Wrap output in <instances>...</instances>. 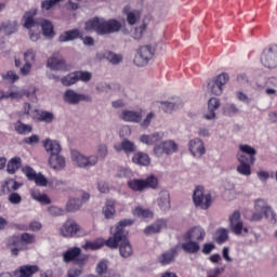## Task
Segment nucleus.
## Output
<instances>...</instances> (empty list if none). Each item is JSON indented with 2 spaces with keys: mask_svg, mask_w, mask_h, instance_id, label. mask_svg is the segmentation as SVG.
Wrapping results in <instances>:
<instances>
[{
  "mask_svg": "<svg viewBox=\"0 0 277 277\" xmlns=\"http://www.w3.org/2000/svg\"><path fill=\"white\" fill-rule=\"evenodd\" d=\"M133 220L124 219L121 220L117 225L110 228L111 237L106 240L108 248H119V254L123 259H129L133 255V246L127 237H129V230L127 226H132Z\"/></svg>",
  "mask_w": 277,
  "mask_h": 277,
  "instance_id": "1",
  "label": "nucleus"
},
{
  "mask_svg": "<svg viewBox=\"0 0 277 277\" xmlns=\"http://www.w3.org/2000/svg\"><path fill=\"white\" fill-rule=\"evenodd\" d=\"M109 155V149H107V145L100 144L97 146V156L91 155L85 156L77 150H71V160L78 168H94L96 163H98L100 159H105Z\"/></svg>",
  "mask_w": 277,
  "mask_h": 277,
  "instance_id": "2",
  "label": "nucleus"
},
{
  "mask_svg": "<svg viewBox=\"0 0 277 277\" xmlns=\"http://www.w3.org/2000/svg\"><path fill=\"white\" fill-rule=\"evenodd\" d=\"M122 24L119 21L94 17L85 23L87 31H96L98 36H105L107 34H116L120 31Z\"/></svg>",
  "mask_w": 277,
  "mask_h": 277,
  "instance_id": "3",
  "label": "nucleus"
},
{
  "mask_svg": "<svg viewBox=\"0 0 277 277\" xmlns=\"http://www.w3.org/2000/svg\"><path fill=\"white\" fill-rule=\"evenodd\" d=\"M263 217H266V220H276V213L272 210V207L267 206V201L258 199L255 200L252 221L260 222Z\"/></svg>",
  "mask_w": 277,
  "mask_h": 277,
  "instance_id": "4",
  "label": "nucleus"
},
{
  "mask_svg": "<svg viewBox=\"0 0 277 277\" xmlns=\"http://www.w3.org/2000/svg\"><path fill=\"white\" fill-rule=\"evenodd\" d=\"M159 185V180L155 175H150L145 180L134 179L128 181V187L132 192H144V189H157Z\"/></svg>",
  "mask_w": 277,
  "mask_h": 277,
  "instance_id": "5",
  "label": "nucleus"
},
{
  "mask_svg": "<svg viewBox=\"0 0 277 277\" xmlns=\"http://www.w3.org/2000/svg\"><path fill=\"white\" fill-rule=\"evenodd\" d=\"M60 233L63 237H85L88 233L77 222L67 220L60 228Z\"/></svg>",
  "mask_w": 277,
  "mask_h": 277,
  "instance_id": "6",
  "label": "nucleus"
},
{
  "mask_svg": "<svg viewBox=\"0 0 277 277\" xmlns=\"http://www.w3.org/2000/svg\"><path fill=\"white\" fill-rule=\"evenodd\" d=\"M193 202L195 207L207 211L211 207V194H205V187L198 186L194 190Z\"/></svg>",
  "mask_w": 277,
  "mask_h": 277,
  "instance_id": "7",
  "label": "nucleus"
},
{
  "mask_svg": "<svg viewBox=\"0 0 277 277\" xmlns=\"http://www.w3.org/2000/svg\"><path fill=\"white\" fill-rule=\"evenodd\" d=\"M229 228L234 235H243V233L247 235L250 230L248 225H246L243 220H241L240 211H234L229 216Z\"/></svg>",
  "mask_w": 277,
  "mask_h": 277,
  "instance_id": "8",
  "label": "nucleus"
},
{
  "mask_svg": "<svg viewBox=\"0 0 277 277\" xmlns=\"http://www.w3.org/2000/svg\"><path fill=\"white\" fill-rule=\"evenodd\" d=\"M179 150V144L173 140L163 141L154 146V155L158 158L163 155H174Z\"/></svg>",
  "mask_w": 277,
  "mask_h": 277,
  "instance_id": "9",
  "label": "nucleus"
},
{
  "mask_svg": "<svg viewBox=\"0 0 277 277\" xmlns=\"http://www.w3.org/2000/svg\"><path fill=\"white\" fill-rule=\"evenodd\" d=\"M64 263H76V265H83L88 261V255H81V248L72 247L63 253Z\"/></svg>",
  "mask_w": 277,
  "mask_h": 277,
  "instance_id": "10",
  "label": "nucleus"
},
{
  "mask_svg": "<svg viewBox=\"0 0 277 277\" xmlns=\"http://www.w3.org/2000/svg\"><path fill=\"white\" fill-rule=\"evenodd\" d=\"M63 100L69 105H79L81 101H84L85 103H92V96L83 93H77V91L72 89H68L65 91Z\"/></svg>",
  "mask_w": 277,
  "mask_h": 277,
  "instance_id": "11",
  "label": "nucleus"
},
{
  "mask_svg": "<svg viewBox=\"0 0 277 277\" xmlns=\"http://www.w3.org/2000/svg\"><path fill=\"white\" fill-rule=\"evenodd\" d=\"M261 62L265 68H277V45L266 48L261 56Z\"/></svg>",
  "mask_w": 277,
  "mask_h": 277,
  "instance_id": "12",
  "label": "nucleus"
},
{
  "mask_svg": "<svg viewBox=\"0 0 277 277\" xmlns=\"http://www.w3.org/2000/svg\"><path fill=\"white\" fill-rule=\"evenodd\" d=\"M155 50L150 45L141 47L134 57V64L136 66H146L149 60H153Z\"/></svg>",
  "mask_w": 277,
  "mask_h": 277,
  "instance_id": "13",
  "label": "nucleus"
},
{
  "mask_svg": "<svg viewBox=\"0 0 277 277\" xmlns=\"http://www.w3.org/2000/svg\"><path fill=\"white\" fill-rule=\"evenodd\" d=\"M188 149L195 159H200V157H202V155L207 153V148L205 147V142H202V140L198 137L192 138L188 142Z\"/></svg>",
  "mask_w": 277,
  "mask_h": 277,
  "instance_id": "14",
  "label": "nucleus"
},
{
  "mask_svg": "<svg viewBox=\"0 0 277 277\" xmlns=\"http://www.w3.org/2000/svg\"><path fill=\"white\" fill-rule=\"evenodd\" d=\"M47 67L51 70H66V61L60 53H54L48 58Z\"/></svg>",
  "mask_w": 277,
  "mask_h": 277,
  "instance_id": "15",
  "label": "nucleus"
},
{
  "mask_svg": "<svg viewBox=\"0 0 277 277\" xmlns=\"http://www.w3.org/2000/svg\"><path fill=\"white\" fill-rule=\"evenodd\" d=\"M166 137V132H154L151 134H142L140 136L141 144H145L146 146H155L158 142H161Z\"/></svg>",
  "mask_w": 277,
  "mask_h": 277,
  "instance_id": "16",
  "label": "nucleus"
},
{
  "mask_svg": "<svg viewBox=\"0 0 277 277\" xmlns=\"http://www.w3.org/2000/svg\"><path fill=\"white\" fill-rule=\"evenodd\" d=\"M95 272L101 277H120V275L110 272L109 261L105 259H102L97 262Z\"/></svg>",
  "mask_w": 277,
  "mask_h": 277,
  "instance_id": "17",
  "label": "nucleus"
},
{
  "mask_svg": "<svg viewBox=\"0 0 277 277\" xmlns=\"http://www.w3.org/2000/svg\"><path fill=\"white\" fill-rule=\"evenodd\" d=\"M45 153L52 157L53 155H60L62 153V145L60 141L53 138H45L42 141Z\"/></svg>",
  "mask_w": 277,
  "mask_h": 277,
  "instance_id": "18",
  "label": "nucleus"
},
{
  "mask_svg": "<svg viewBox=\"0 0 277 277\" xmlns=\"http://www.w3.org/2000/svg\"><path fill=\"white\" fill-rule=\"evenodd\" d=\"M237 160L240 164L237 166L236 172L241 176H250L252 174V168L248 164V157L243 154H237Z\"/></svg>",
  "mask_w": 277,
  "mask_h": 277,
  "instance_id": "19",
  "label": "nucleus"
},
{
  "mask_svg": "<svg viewBox=\"0 0 277 277\" xmlns=\"http://www.w3.org/2000/svg\"><path fill=\"white\" fill-rule=\"evenodd\" d=\"M8 248H10L13 256H18L21 250H25V243H23L21 237L12 236L8 239Z\"/></svg>",
  "mask_w": 277,
  "mask_h": 277,
  "instance_id": "20",
  "label": "nucleus"
},
{
  "mask_svg": "<svg viewBox=\"0 0 277 277\" xmlns=\"http://www.w3.org/2000/svg\"><path fill=\"white\" fill-rule=\"evenodd\" d=\"M114 149L117 153H122L123 150L126 155H131V153H135L137 150V146L130 140L124 138L121 143L115 144Z\"/></svg>",
  "mask_w": 277,
  "mask_h": 277,
  "instance_id": "21",
  "label": "nucleus"
},
{
  "mask_svg": "<svg viewBox=\"0 0 277 277\" xmlns=\"http://www.w3.org/2000/svg\"><path fill=\"white\" fill-rule=\"evenodd\" d=\"M205 237H207L205 228L197 226L187 232L185 239H190L197 243H201V241H205Z\"/></svg>",
  "mask_w": 277,
  "mask_h": 277,
  "instance_id": "22",
  "label": "nucleus"
},
{
  "mask_svg": "<svg viewBox=\"0 0 277 277\" xmlns=\"http://www.w3.org/2000/svg\"><path fill=\"white\" fill-rule=\"evenodd\" d=\"M38 265H23L16 268L13 274L15 277H31L34 274H38Z\"/></svg>",
  "mask_w": 277,
  "mask_h": 277,
  "instance_id": "23",
  "label": "nucleus"
},
{
  "mask_svg": "<svg viewBox=\"0 0 277 277\" xmlns=\"http://www.w3.org/2000/svg\"><path fill=\"white\" fill-rule=\"evenodd\" d=\"M49 166L52 170H64L66 168V158L60 154H54L49 157Z\"/></svg>",
  "mask_w": 277,
  "mask_h": 277,
  "instance_id": "24",
  "label": "nucleus"
},
{
  "mask_svg": "<svg viewBox=\"0 0 277 277\" xmlns=\"http://www.w3.org/2000/svg\"><path fill=\"white\" fill-rule=\"evenodd\" d=\"M120 118L124 122H142V111L126 109L122 110Z\"/></svg>",
  "mask_w": 277,
  "mask_h": 277,
  "instance_id": "25",
  "label": "nucleus"
},
{
  "mask_svg": "<svg viewBox=\"0 0 277 277\" xmlns=\"http://www.w3.org/2000/svg\"><path fill=\"white\" fill-rule=\"evenodd\" d=\"M157 205L161 211H170L172 205L170 203V193L161 190L157 198Z\"/></svg>",
  "mask_w": 277,
  "mask_h": 277,
  "instance_id": "26",
  "label": "nucleus"
},
{
  "mask_svg": "<svg viewBox=\"0 0 277 277\" xmlns=\"http://www.w3.org/2000/svg\"><path fill=\"white\" fill-rule=\"evenodd\" d=\"M31 118L32 120H39L40 122H47L48 124H51L55 116L51 111H47V110L40 111L38 109H35L34 114H31Z\"/></svg>",
  "mask_w": 277,
  "mask_h": 277,
  "instance_id": "27",
  "label": "nucleus"
},
{
  "mask_svg": "<svg viewBox=\"0 0 277 277\" xmlns=\"http://www.w3.org/2000/svg\"><path fill=\"white\" fill-rule=\"evenodd\" d=\"M18 31V23L16 22H3L0 24V34L4 36H12Z\"/></svg>",
  "mask_w": 277,
  "mask_h": 277,
  "instance_id": "28",
  "label": "nucleus"
},
{
  "mask_svg": "<svg viewBox=\"0 0 277 277\" xmlns=\"http://www.w3.org/2000/svg\"><path fill=\"white\" fill-rule=\"evenodd\" d=\"M182 250L187 254H198L200 252V245L195 240L186 239V241L182 243Z\"/></svg>",
  "mask_w": 277,
  "mask_h": 277,
  "instance_id": "29",
  "label": "nucleus"
},
{
  "mask_svg": "<svg viewBox=\"0 0 277 277\" xmlns=\"http://www.w3.org/2000/svg\"><path fill=\"white\" fill-rule=\"evenodd\" d=\"M123 14H126L129 25H135L140 21V11L131 10L129 4L123 8Z\"/></svg>",
  "mask_w": 277,
  "mask_h": 277,
  "instance_id": "30",
  "label": "nucleus"
},
{
  "mask_svg": "<svg viewBox=\"0 0 277 277\" xmlns=\"http://www.w3.org/2000/svg\"><path fill=\"white\" fill-rule=\"evenodd\" d=\"M132 161L136 166H150V156L144 151H138L133 155Z\"/></svg>",
  "mask_w": 277,
  "mask_h": 277,
  "instance_id": "31",
  "label": "nucleus"
},
{
  "mask_svg": "<svg viewBox=\"0 0 277 277\" xmlns=\"http://www.w3.org/2000/svg\"><path fill=\"white\" fill-rule=\"evenodd\" d=\"M166 228V220H158L156 223L145 228V235H155Z\"/></svg>",
  "mask_w": 277,
  "mask_h": 277,
  "instance_id": "32",
  "label": "nucleus"
},
{
  "mask_svg": "<svg viewBox=\"0 0 277 277\" xmlns=\"http://www.w3.org/2000/svg\"><path fill=\"white\" fill-rule=\"evenodd\" d=\"M175 256H176V248H172L171 250L162 253L158 258V261L161 265H170V263H172V261H174Z\"/></svg>",
  "mask_w": 277,
  "mask_h": 277,
  "instance_id": "33",
  "label": "nucleus"
},
{
  "mask_svg": "<svg viewBox=\"0 0 277 277\" xmlns=\"http://www.w3.org/2000/svg\"><path fill=\"white\" fill-rule=\"evenodd\" d=\"M132 213L136 217H142L143 220H150V219H153V215H154V213H153V211H150V209H146L142 206L134 208Z\"/></svg>",
  "mask_w": 277,
  "mask_h": 277,
  "instance_id": "34",
  "label": "nucleus"
},
{
  "mask_svg": "<svg viewBox=\"0 0 277 277\" xmlns=\"http://www.w3.org/2000/svg\"><path fill=\"white\" fill-rule=\"evenodd\" d=\"M103 214L106 220H111L116 215V201L107 200L103 208Z\"/></svg>",
  "mask_w": 277,
  "mask_h": 277,
  "instance_id": "35",
  "label": "nucleus"
},
{
  "mask_svg": "<svg viewBox=\"0 0 277 277\" xmlns=\"http://www.w3.org/2000/svg\"><path fill=\"white\" fill-rule=\"evenodd\" d=\"M239 150L238 155H248L250 159V163H254L256 161V149L250 145H239Z\"/></svg>",
  "mask_w": 277,
  "mask_h": 277,
  "instance_id": "36",
  "label": "nucleus"
},
{
  "mask_svg": "<svg viewBox=\"0 0 277 277\" xmlns=\"http://www.w3.org/2000/svg\"><path fill=\"white\" fill-rule=\"evenodd\" d=\"M30 196L32 200H36L37 202H40V205H51V198L47 196V194L40 193L38 189H32L30 192Z\"/></svg>",
  "mask_w": 277,
  "mask_h": 277,
  "instance_id": "37",
  "label": "nucleus"
},
{
  "mask_svg": "<svg viewBox=\"0 0 277 277\" xmlns=\"http://www.w3.org/2000/svg\"><path fill=\"white\" fill-rule=\"evenodd\" d=\"M81 36V32H79V29H71L63 32L58 40L60 42H70V40H77Z\"/></svg>",
  "mask_w": 277,
  "mask_h": 277,
  "instance_id": "38",
  "label": "nucleus"
},
{
  "mask_svg": "<svg viewBox=\"0 0 277 277\" xmlns=\"http://www.w3.org/2000/svg\"><path fill=\"white\" fill-rule=\"evenodd\" d=\"M83 207V201L78 198H69L66 203V211L69 213H75V211H79Z\"/></svg>",
  "mask_w": 277,
  "mask_h": 277,
  "instance_id": "39",
  "label": "nucleus"
},
{
  "mask_svg": "<svg viewBox=\"0 0 277 277\" xmlns=\"http://www.w3.org/2000/svg\"><path fill=\"white\" fill-rule=\"evenodd\" d=\"M157 107L162 109L164 114H172L175 109H179V104L174 102H156Z\"/></svg>",
  "mask_w": 277,
  "mask_h": 277,
  "instance_id": "40",
  "label": "nucleus"
},
{
  "mask_svg": "<svg viewBox=\"0 0 277 277\" xmlns=\"http://www.w3.org/2000/svg\"><path fill=\"white\" fill-rule=\"evenodd\" d=\"M36 16V11H28L24 14L23 22H24V27L26 29H31L32 27H36L38 25L34 17Z\"/></svg>",
  "mask_w": 277,
  "mask_h": 277,
  "instance_id": "41",
  "label": "nucleus"
},
{
  "mask_svg": "<svg viewBox=\"0 0 277 277\" xmlns=\"http://www.w3.org/2000/svg\"><path fill=\"white\" fill-rule=\"evenodd\" d=\"M23 60H24V63L35 66L38 60L36 50L31 48L26 50L23 53Z\"/></svg>",
  "mask_w": 277,
  "mask_h": 277,
  "instance_id": "42",
  "label": "nucleus"
},
{
  "mask_svg": "<svg viewBox=\"0 0 277 277\" xmlns=\"http://www.w3.org/2000/svg\"><path fill=\"white\" fill-rule=\"evenodd\" d=\"M214 241H216V243H226V241H228V230L224 227L216 229Z\"/></svg>",
  "mask_w": 277,
  "mask_h": 277,
  "instance_id": "43",
  "label": "nucleus"
},
{
  "mask_svg": "<svg viewBox=\"0 0 277 277\" xmlns=\"http://www.w3.org/2000/svg\"><path fill=\"white\" fill-rule=\"evenodd\" d=\"M23 164L21 157H14L12 158L6 167V172H9V174H15V172L18 170V168H21V166Z\"/></svg>",
  "mask_w": 277,
  "mask_h": 277,
  "instance_id": "44",
  "label": "nucleus"
},
{
  "mask_svg": "<svg viewBox=\"0 0 277 277\" xmlns=\"http://www.w3.org/2000/svg\"><path fill=\"white\" fill-rule=\"evenodd\" d=\"M104 57L114 66H118V64L122 62V54H117L111 51L105 52Z\"/></svg>",
  "mask_w": 277,
  "mask_h": 277,
  "instance_id": "45",
  "label": "nucleus"
},
{
  "mask_svg": "<svg viewBox=\"0 0 277 277\" xmlns=\"http://www.w3.org/2000/svg\"><path fill=\"white\" fill-rule=\"evenodd\" d=\"M14 129L19 135H27V133H31L32 131L31 126L25 124L21 120L14 123Z\"/></svg>",
  "mask_w": 277,
  "mask_h": 277,
  "instance_id": "46",
  "label": "nucleus"
},
{
  "mask_svg": "<svg viewBox=\"0 0 277 277\" xmlns=\"http://www.w3.org/2000/svg\"><path fill=\"white\" fill-rule=\"evenodd\" d=\"M61 83L62 85H65V88H70V85H75V83H78L76 71L61 78Z\"/></svg>",
  "mask_w": 277,
  "mask_h": 277,
  "instance_id": "47",
  "label": "nucleus"
},
{
  "mask_svg": "<svg viewBox=\"0 0 277 277\" xmlns=\"http://www.w3.org/2000/svg\"><path fill=\"white\" fill-rule=\"evenodd\" d=\"M41 28L45 38H53V36H55V31L53 30V24L50 21L44 19L41 23Z\"/></svg>",
  "mask_w": 277,
  "mask_h": 277,
  "instance_id": "48",
  "label": "nucleus"
},
{
  "mask_svg": "<svg viewBox=\"0 0 277 277\" xmlns=\"http://www.w3.org/2000/svg\"><path fill=\"white\" fill-rule=\"evenodd\" d=\"M105 246V241L103 239H97L95 241H87L82 248L83 250H101Z\"/></svg>",
  "mask_w": 277,
  "mask_h": 277,
  "instance_id": "49",
  "label": "nucleus"
},
{
  "mask_svg": "<svg viewBox=\"0 0 277 277\" xmlns=\"http://www.w3.org/2000/svg\"><path fill=\"white\" fill-rule=\"evenodd\" d=\"M77 81H82V83H90L92 81V72L85 70H77L76 71Z\"/></svg>",
  "mask_w": 277,
  "mask_h": 277,
  "instance_id": "50",
  "label": "nucleus"
},
{
  "mask_svg": "<svg viewBox=\"0 0 277 277\" xmlns=\"http://www.w3.org/2000/svg\"><path fill=\"white\" fill-rule=\"evenodd\" d=\"M223 114H224V116H237V114H239V107H237L233 103H227L223 107Z\"/></svg>",
  "mask_w": 277,
  "mask_h": 277,
  "instance_id": "51",
  "label": "nucleus"
},
{
  "mask_svg": "<svg viewBox=\"0 0 277 277\" xmlns=\"http://www.w3.org/2000/svg\"><path fill=\"white\" fill-rule=\"evenodd\" d=\"M210 87V91L215 95V96H222L223 92H224V87H222L220 83H217L216 81L212 80L209 83Z\"/></svg>",
  "mask_w": 277,
  "mask_h": 277,
  "instance_id": "52",
  "label": "nucleus"
},
{
  "mask_svg": "<svg viewBox=\"0 0 277 277\" xmlns=\"http://www.w3.org/2000/svg\"><path fill=\"white\" fill-rule=\"evenodd\" d=\"M49 186L52 187V189H62V187H66V181L52 177L49 180Z\"/></svg>",
  "mask_w": 277,
  "mask_h": 277,
  "instance_id": "53",
  "label": "nucleus"
},
{
  "mask_svg": "<svg viewBox=\"0 0 277 277\" xmlns=\"http://www.w3.org/2000/svg\"><path fill=\"white\" fill-rule=\"evenodd\" d=\"M32 181H35L36 185H39V187H47V185H49V180L42 173H37Z\"/></svg>",
  "mask_w": 277,
  "mask_h": 277,
  "instance_id": "54",
  "label": "nucleus"
},
{
  "mask_svg": "<svg viewBox=\"0 0 277 277\" xmlns=\"http://www.w3.org/2000/svg\"><path fill=\"white\" fill-rule=\"evenodd\" d=\"M220 98L217 97H211L208 102V109L209 111H213L215 114V111H217V109H220Z\"/></svg>",
  "mask_w": 277,
  "mask_h": 277,
  "instance_id": "55",
  "label": "nucleus"
},
{
  "mask_svg": "<svg viewBox=\"0 0 277 277\" xmlns=\"http://www.w3.org/2000/svg\"><path fill=\"white\" fill-rule=\"evenodd\" d=\"M48 213H50L53 217H57L60 215H64V213H66V210L57 206H51L48 208Z\"/></svg>",
  "mask_w": 277,
  "mask_h": 277,
  "instance_id": "56",
  "label": "nucleus"
},
{
  "mask_svg": "<svg viewBox=\"0 0 277 277\" xmlns=\"http://www.w3.org/2000/svg\"><path fill=\"white\" fill-rule=\"evenodd\" d=\"M25 94L23 93V91L11 89L5 93V98H12L14 101L21 98Z\"/></svg>",
  "mask_w": 277,
  "mask_h": 277,
  "instance_id": "57",
  "label": "nucleus"
},
{
  "mask_svg": "<svg viewBox=\"0 0 277 277\" xmlns=\"http://www.w3.org/2000/svg\"><path fill=\"white\" fill-rule=\"evenodd\" d=\"M22 243H36V235L29 234V233H24L21 235Z\"/></svg>",
  "mask_w": 277,
  "mask_h": 277,
  "instance_id": "58",
  "label": "nucleus"
},
{
  "mask_svg": "<svg viewBox=\"0 0 277 277\" xmlns=\"http://www.w3.org/2000/svg\"><path fill=\"white\" fill-rule=\"evenodd\" d=\"M155 120V113H149L146 115V117L141 122L142 129H148L150 127V123Z\"/></svg>",
  "mask_w": 277,
  "mask_h": 277,
  "instance_id": "59",
  "label": "nucleus"
},
{
  "mask_svg": "<svg viewBox=\"0 0 277 277\" xmlns=\"http://www.w3.org/2000/svg\"><path fill=\"white\" fill-rule=\"evenodd\" d=\"M214 81H216L219 83V85H221L222 88H224V85H226L227 81H230V76H228V74L223 72L221 75H219Z\"/></svg>",
  "mask_w": 277,
  "mask_h": 277,
  "instance_id": "60",
  "label": "nucleus"
},
{
  "mask_svg": "<svg viewBox=\"0 0 277 277\" xmlns=\"http://www.w3.org/2000/svg\"><path fill=\"white\" fill-rule=\"evenodd\" d=\"M31 68H34V65L24 63V65L19 68V75H22V77H29V75H31Z\"/></svg>",
  "mask_w": 277,
  "mask_h": 277,
  "instance_id": "61",
  "label": "nucleus"
},
{
  "mask_svg": "<svg viewBox=\"0 0 277 277\" xmlns=\"http://www.w3.org/2000/svg\"><path fill=\"white\" fill-rule=\"evenodd\" d=\"M61 1H64V0H44L42 3H41V8L42 10H51V8H53L54 5H57V3H61Z\"/></svg>",
  "mask_w": 277,
  "mask_h": 277,
  "instance_id": "62",
  "label": "nucleus"
},
{
  "mask_svg": "<svg viewBox=\"0 0 277 277\" xmlns=\"http://www.w3.org/2000/svg\"><path fill=\"white\" fill-rule=\"evenodd\" d=\"M97 189L101 194H108L109 193V183H107L105 180L98 181Z\"/></svg>",
  "mask_w": 277,
  "mask_h": 277,
  "instance_id": "63",
  "label": "nucleus"
},
{
  "mask_svg": "<svg viewBox=\"0 0 277 277\" xmlns=\"http://www.w3.org/2000/svg\"><path fill=\"white\" fill-rule=\"evenodd\" d=\"M23 173L25 174V176H27L29 181H34L36 179V175L38 174L31 167H24Z\"/></svg>",
  "mask_w": 277,
  "mask_h": 277,
  "instance_id": "64",
  "label": "nucleus"
}]
</instances>
